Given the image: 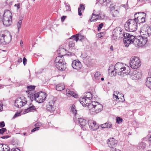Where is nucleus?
<instances>
[{
    "instance_id": "58",
    "label": "nucleus",
    "mask_w": 151,
    "mask_h": 151,
    "mask_svg": "<svg viewBox=\"0 0 151 151\" xmlns=\"http://www.w3.org/2000/svg\"><path fill=\"white\" fill-rule=\"evenodd\" d=\"M20 45L21 47H22L23 46V42L22 40H21L20 42Z\"/></svg>"
},
{
    "instance_id": "32",
    "label": "nucleus",
    "mask_w": 151,
    "mask_h": 151,
    "mask_svg": "<svg viewBox=\"0 0 151 151\" xmlns=\"http://www.w3.org/2000/svg\"><path fill=\"white\" fill-rule=\"evenodd\" d=\"M84 9L85 7L84 5L83 4H81L80 7L78 8V13L79 16H81L82 15L81 10L82 11H84Z\"/></svg>"
},
{
    "instance_id": "3",
    "label": "nucleus",
    "mask_w": 151,
    "mask_h": 151,
    "mask_svg": "<svg viewBox=\"0 0 151 151\" xmlns=\"http://www.w3.org/2000/svg\"><path fill=\"white\" fill-rule=\"evenodd\" d=\"M94 100L92 95L90 92L85 93L83 94V96L81 97L79 99V101L83 106L85 107L93 102Z\"/></svg>"
},
{
    "instance_id": "60",
    "label": "nucleus",
    "mask_w": 151,
    "mask_h": 151,
    "mask_svg": "<svg viewBox=\"0 0 151 151\" xmlns=\"http://www.w3.org/2000/svg\"><path fill=\"white\" fill-rule=\"evenodd\" d=\"M146 0H139V1L140 2H143L144 1H145Z\"/></svg>"
},
{
    "instance_id": "6",
    "label": "nucleus",
    "mask_w": 151,
    "mask_h": 151,
    "mask_svg": "<svg viewBox=\"0 0 151 151\" xmlns=\"http://www.w3.org/2000/svg\"><path fill=\"white\" fill-rule=\"evenodd\" d=\"M137 24L136 19L128 20L124 24L125 29L128 31L134 32L137 29Z\"/></svg>"
},
{
    "instance_id": "40",
    "label": "nucleus",
    "mask_w": 151,
    "mask_h": 151,
    "mask_svg": "<svg viewBox=\"0 0 151 151\" xmlns=\"http://www.w3.org/2000/svg\"><path fill=\"white\" fill-rule=\"evenodd\" d=\"M3 148L4 151H8L10 149L9 147H8V146L6 144H3Z\"/></svg>"
},
{
    "instance_id": "20",
    "label": "nucleus",
    "mask_w": 151,
    "mask_h": 151,
    "mask_svg": "<svg viewBox=\"0 0 151 151\" xmlns=\"http://www.w3.org/2000/svg\"><path fill=\"white\" fill-rule=\"evenodd\" d=\"M107 142L108 146L111 148L115 147L117 143V141L113 138L109 139Z\"/></svg>"
},
{
    "instance_id": "38",
    "label": "nucleus",
    "mask_w": 151,
    "mask_h": 151,
    "mask_svg": "<svg viewBox=\"0 0 151 151\" xmlns=\"http://www.w3.org/2000/svg\"><path fill=\"white\" fill-rule=\"evenodd\" d=\"M116 122L118 124H120L122 123L123 120L122 119L119 117H117L116 119Z\"/></svg>"
},
{
    "instance_id": "17",
    "label": "nucleus",
    "mask_w": 151,
    "mask_h": 151,
    "mask_svg": "<svg viewBox=\"0 0 151 151\" xmlns=\"http://www.w3.org/2000/svg\"><path fill=\"white\" fill-rule=\"evenodd\" d=\"M88 123L90 129L92 130H96L99 128V127L96 124V122L93 120H88Z\"/></svg>"
},
{
    "instance_id": "21",
    "label": "nucleus",
    "mask_w": 151,
    "mask_h": 151,
    "mask_svg": "<svg viewBox=\"0 0 151 151\" xmlns=\"http://www.w3.org/2000/svg\"><path fill=\"white\" fill-rule=\"evenodd\" d=\"M78 122L79 124H80L81 127L82 128L83 130L86 129V125H87V121L83 118H79L78 119Z\"/></svg>"
},
{
    "instance_id": "28",
    "label": "nucleus",
    "mask_w": 151,
    "mask_h": 151,
    "mask_svg": "<svg viewBox=\"0 0 151 151\" xmlns=\"http://www.w3.org/2000/svg\"><path fill=\"white\" fill-rule=\"evenodd\" d=\"M146 147V143L142 142L138 144L137 146V148L141 150H143L145 149Z\"/></svg>"
},
{
    "instance_id": "33",
    "label": "nucleus",
    "mask_w": 151,
    "mask_h": 151,
    "mask_svg": "<svg viewBox=\"0 0 151 151\" xmlns=\"http://www.w3.org/2000/svg\"><path fill=\"white\" fill-rule=\"evenodd\" d=\"M58 51L60 52L59 53L61 55V56H63V55H65L66 50L65 49L61 47L59 49Z\"/></svg>"
},
{
    "instance_id": "1",
    "label": "nucleus",
    "mask_w": 151,
    "mask_h": 151,
    "mask_svg": "<svg viewBox=\"0 0 151 151\" xmlns=\"http://www.w3.org/2000/svg\"><path fill=\"white\" fill-rule=\"evenodd\" d=\"M114 69L117 73L122 76H124L129 74L130 72V68L127 65L120 63H118L115 65Z\"/></svg>"
},
{
    "instance_id": "12",
    "label": "nucleus",
    "mask_w": 151,
    "mask_h": 151,
    "mask_svg": "<svg viewBox=\"0 0 151 151\" xmlns=\"http://www.w3.org/2000/svg\"><path fill=\"white\" fill-rule=\"evenodd\" d=\"M146 14L144 12H139L136 13L134 15V19H136L137 24H140L145 22Z\"/></svg>"
},
{
    "instance_id": "47",
    "label": "nucleus",
    "mask_w": 151,
    "mask_h": 151,
    "mask_svg": "<svg viewBox=\"0 0 151 151\" xmlns=\"http://www.w3.org/2000/svg\"><path fill=\"white\" fill-rule=\"evenodd\" d=\"M104 24L102 23H101L99 25V26L98 27V30L99 31L102 28Z\"/></svg>"
},
{
    "instance_id": "9",
    "label": "nucleus",
    "mask_w": 151,
    "mask_h": 151,
    "mask_svg": "<svg viewBox=\"0 0 151 151\" xmlns=\"http://www.w3.org/2000/svg\"><path fill=\"white\" fill-rule=\"evenodd\" d=\"M135 37L134 36L129 33L124 35L123 42L125 47H128L130 44L133 43Z\"/></svg>"
},
{
    "instance_id": "26",
    "label": "nucleus",
    "mask_w": 151,
    "mask_h": 151,
    "mask_svg": "<svg viewBox=\"0 0 151 151\" xmlns=\"http://www.w3.org/2000/svg\"><path fill=\"white\" fill-rule=\"evenodd\" d=\"M65 87L64 84L62 83L59 84L56 86V90L59 91H61L64 89Z\"/></svg>"
},
{
    "instance_id": "29",
    "label": "nucleus",
    "mask_w": 151,
    "mask_h": 151,
    "mask_svg": "<svg viewBox=\"0 0 151 151\" xmlns=\"http://www.w3.org/2000/svg\"><path fill=\"white\" fill-rule=\"evenodd\" d=\"M146 86L151 89V77H148L146 82Z\"/></svg>"
},
{
    "instance_id": "43",
    "label": "nucleus",
    "mask_w": 151,
    "mask_h": 151,
    "mask_svg": "<svg viewBox=\"0 0 151 151\" xmlns=\"http://www.w3.org/2000/svg\"><path fill=\"white\" fill-rule=\"evenodd\" d=\"M75 45V43L73 41H72V40H70L69 42V47H74Z\"/></svg>"
},
{
    "instance_id": "39",
    "label": "nucleus",
    "mask_w": 151,
    "mask_h": 151,
    "mask_svg": "<svg viewBox=\"0 0 151 151\" xmlns=\"http://www.w3.org/2000/svg\"><path fill=\"white\" fill-rule=\"evenodd\" d=\"M77 36V34L73 36L69 39V40H72V41H73V42L74 41H76V42H77L78 40L77 39H76V37L78 38Z\"/></svg>"
},
{
    "instance_id": "23",
    "label": "nucleus",
    "mask_w": 151,
    "mask_h": 151,
    "mask_svg": "<svg viewBox=\"0 0 151 151\" xmlns=\"http://www.w3.org/2000/svg\"><path fill=\"white\" fill-rule=\"evenodd\" d=\"M36 110V108L34 106L32 103H30L29 105V107L26 109L24 112L25 113H27L29 112L34 111Z\"/></svg>"
},
{
    "instance_id": "15",
    "label": "nucleus",
    "mask_w": 151,
    "mask_h": 151,
    "mask_svg": "<svg viewBox=\"0 0 151 151\" xmlns=\"http://www.w3.org/2000/svg\"><path fill=\"white\" fill-rule=\"evenodd\" d=\"M131 78L133 80H137L140 78L142 76L141 72L138 70H134L132 73L129 72V73Z\"/></svg>"
},
{
    "instance_id": "24",
    "label": "nucleus",
    "mask_w": 151,
    "mask_h": 151,
    "mask_svg": "<svg viewBox=\"0 0 151 151\" xmlns=\"http://www.w3.org/2000/svg\"><path fill=\"white\" fill-rule=\"evenodd\" d=\"M67 95L68 96H72L75 98L78 97V95L74 92L70 91L69 89H67L66 91Z\"/></svg>"
},
{
    "instance_id": "51",
    "label": "nucleus",
    "mask_w": 151,
    "mask_h": 151,
    "mask_svg": "<svg viewBox=\"0 0 151 151\" xmlns=\"http://www.w3.org/2000/svg\"><path fill=\"white\" fill-rule=\"evenodd\" d=\"M27 61V59L24 57L23 59V63L24 65H25L26 64V62Z\"/></svg>"
},
{
    "instance_id": "64",
    "label": "nucleus",
    "mask_w": 151,
    "mask_h": 151,
    "mask_svg": "<svg viewBox=\"0 0 151 151\" xmlns=\"http://www.w3.org/2000/svg\"><path fill=\"white\" fill-rule=\"evenodd\" d=\"M98 37H101L103 36V35H98Z\"/></svg>"
},
{
    "instance_id": "61",
    "label": "nucleus",
    "mask_w": 151,
    "mask_h": 151,
    "mask_svg": "<svg viewBox=\"0 0 151 151\" xmlns=\"http://www.w3.org/2000/svg\"><path fill=\"white\" fill-rule=\"evenodd\" d=\"M110 49L111 50V51H113V46L112 45H111L110 47Z\"/></svg>"
},
{
    "instance_id": "31",
    "label": "nucleus",
    "mask_w": 151,
    "mask_h": 151,
    "mask_svg": "<svg viewBox=\"0 0 151 151\" xmlns=\"http://www.w3.org/2000/svg\"><path fill=\"white\" fill-rule=\"evenodd\" d=\"M71 111H72L73 113L74 114V117L73 118V119L74 120L76 121V119L75 118H76V114L77 113V111L75 109V106L73 105L71 106Z\"/></svg>"
},
{
    "instance_id": "35",
    "label": "nucleus",
    "mask_w": 151,
    "mask_h": 151,
    "mask_svg": "<svg viewBox=\"0 0 151 151\" xmlns=\"http://www.w3.org/2000/svg\"><path fill=\"white\" fill-rule=\"evenodd\" d=\"M64 12H68L71 11L70 6L69 4H66L63 8Z\"/></svg>"
},
{
    "instance_id": "48",
    "label": "nucleus",
    "mask_w": 151,
    "mask_h": 151,
    "mask_svg": "<svg viewBox=\"0 0 151 151\" xmlns=\"http://www.w3.org/2000/svg\"><path fill=\"white\" fill-rule=\"evenodd\" d=\"M40 127H36L32 129L31 131V132H34L38 130L39 129Z\"/></svg>"
},
{
    "instance_id": "56",
    "label": "nucleus",
    "mask_w": 151,
    "mask_h": 151,
    "mask_svg": "<svg viewBox=\"0 0 151 151\" xmlns=\"http://www.w3.org/2000/svg\"><path fill=\"white\" fill-rule=\"evenodd\" d=\"M14 6H16L17 7V9H18L20 8L19 3H18V4H15L14 5Z\"/></svg>"
},
{
    "instance_id": "41",
    "label": "nucleus",
    "mask_w": 151,
    "mask_h": 151,
    "mask_svg": "<svg viewBox=\"0 0 151 151\" xmlns=\"http://www.w3.org/2000/svg\"><path fill=\"white\" fill-rule=\"evenodd\" d=\"M81 57L83 58L84 60H87V59H88V62H91V59L89 56H86V57H84L83 55L82 54L81 55Z\"/></svg>"
},
{
    "instance_id": "13",
    "label": "nucleus",
    "mask_w": 151,
    "mask_h": 151,
    "mask_svg": "<svg viewBox=\"0 0 151 151\" xmlns=\"http://www.w3.org/2000/svg\"><path fill=\"white\" fill-rule=\"evenodd\" d=\"M27 101L26 98L23 97L17 99L15 101L14 106L18 108H20L27 104Z\"/></svg>"
},
{
    "instance_id": "16",
    "label": "nucleus",
    "mask_w": 151,
    "mask_h": 151,
    "mask_svg": "<svg viewBox=\"0 0 151 151\" xmlns=\"http://www.w3.org/2000/svg\"><path fill=\"white\" fill-rule=\"evenodd\" d=\"M95 12V11H93L92 14L93 16L91 17V19H90L89 21L90 22H96L98 19L103 20L104 19L105 17V15L101 13H100L99 14L97 15L94 14V12Z\"/></svg>"
},
{
    "instance_id": "59",
    "label": "nucleus",
    "mask_w": 151,
    "mask_h": 151,
    "mask_svg": "<svg viewBox=\"0 0 151 151\" xmlns=\"http://www.w3.org/2000/svg\"><path fill=\"white\" fill-rule=\"evenodd\" d=\"M18 62L19 63H20V62H22V58H19L18 60Z\"/></svg>"
},
{
    "instance_id": "45",
    "label": "nucleus",
    "mask_w": 151,
    "mask_h": 151,
    "mask_svg": "<svg viewBox=\"0 0 151 151\" xmlns=\"http://www.w3.org/2000/svg\"><path fill=\"white\" fill-rule=\"evenodd\" d=\"M6 131V129L5 128H2L0 129V134H2Z\"/></svg>"
},
{
    "instance_id": "50",
    "label": "nucleus",
    "mask_w": 151,
    "mask_h": 151,
    "mask_svg": "<svg viewBox=\"0 0 151 151\" xmlns=\"http://www.w3.org/2000/svg\"><path fill=\"white\" fill-rule=\"evenodd\" d=\"M3 144L0 143V151L4 150Z\"/></svg>"
},
{
    "instance_id": "25",
    "label": "nucleus",
    "mask_w": 151,
    "mask_h": 151,
    "mask_svg": "<svg viewBox=\"0 0 151 151\" xmlns=\"http://www.w3.org/2000/svg\"><path fill=\"white\" fill-rule=\"evenodd\" d=\"M100 126L101 128H110L112 127V125L111 122H107L101 125Z\"/></svg>"
},
{
    "instance_id": "52",
    "label": "nucleus",
    "mask_w": 151,
    "mask_h": 151,
    "mask_svg": "<svg viewBox=\"0 0 151 151\" xmlns=\"http://www.w3.org/2000/svg\"><path fill=\"white\" fill-rule=\"evenodd\" d=\"M12 151H21L18 148H13L11 149Z\"/></svg>"
},
{
    "instance_id": "55",
    "label": "nucleus",
    "mask_w": 151,
    "mask_h": 151,
    "mask_svg": "<svg viewBox=\"0 0 151 151\" xmlns=\"http://www.w3.org/2000/svg\"><path fill=\"white\" fill-rule=\"evenodd\" d=\"M9 137V136L8 135L4 136L1 137V138L2 139H7Z\"/></svg>"
},
{
    "instance_id": "37",
    "label": "nucleus",
    "mask_w": 151,
    "mask_h": 151,
    "mask_svg": "<svg viewBox=\"0 0 151 151\" xmlns=\"http://www.w3.org/2000/svg\"><path fill=\"white\" fill-rule=\"evenodd\" d=\"M94 77L96 79L99 80L101 77V74L99 72H96L94 75Z\"/></svg>"
},
{
    "instance_id": "19",
    "label": "nucleus",
    "mask_w": 151,
    "mask_h": 151,
    "mask_svg": "<svg viewBox=\"0 0 151 151\" xmlns=\"http://www.w3.org/2000/svg\"><path fill=\"white\" fill-rule=\"evenodd\" d=\"M71 65L74 69L77 70L80 69L82 67L81 63L79 60H73L72 62Z\"/></svg>"
},
{
    "instance_id": "54",
    "label": "nucleus",
    "mask_w": 151,
    "mask_h": 151,
    "mask_svg": "<svg viewBox=\"0 0 151 151\" xmlns=\"http://www.w3.org/2000/svg\"><path fill=\"white\" fill-rule=\"evenodd\" d=\"M66 16H63L61 18V20L62 22H63L65 19L66 18Z\"/></svg>"
},
{
    "instance_id": "57",
    "label": "nucleus",
    "mask_w": 151,
    "mask_h": 151,
    "mask_svg": "<svg viewBox=\"0 0 151 151\" xmlns=\"http://www.w3.org/2000/svg\"><path fill=\"white\" fill-rule=\"evenodd\" d=\"M111 151H121V150L118 149H115L114 150L113 149L111 150Z\"/></svg>"
},
{
    "instance_id": "34",
    "label": "nucleus",
    "mask_w": 151,
    "mask_h": 151,
    "mask_svg": "<svg viewBox=\"0 0 151 151\" xmlns=\"http://www.w3.org/2000/svg\"><path fill=\"white\" fill-rule=\"evenodd\" d=\"M109 2V0H97V3L102 5L103 4L105 3V4H107Z\"/></svg>"
},
{
    "instance_id": "27",
    "label": "nucleus",
    "mask_w": 151,
    "mask_h": 151,
    "mask_svg": "<svg viewBox=\"0 0 151 151\" xmlns=\"http://www.w3.org/2000/svg\"><path fill=\"white\" fill-rule=\"evenodd\" d=\"M46 109L47 111L51 113H52L55 111V108L53 105H52V104H49L47 106Z\"/></svg>"
},
{
    "instance_id": "18",
    "label": "nucleus",
    "mask_w": 151,
    "mask_h": 151,
    "mask_svg": "<svg viewBox=\"0 0 151 151\" xmlns=\"http://www.w3.org/2000/svg\"><path fill=\"white\" fill-rule=\"evenodd\" d=\"M116 32L117 34H119L120 37H124V35L127 34L126 33H124V31L121 29L120 28H117L114 29L113 32V37H114V39L116 38V34H115V32ZM114 37H113V38Z\"/></svg>"
},
{
    "instance_id": "63",
    "label": "nucleus",
    "mask_w": 151,
    "mask_h": 151,
    "mask_svg": "<svg viewBox=\"0 0 151 151\" xmlns=\"http://www.w3.org/2000/svg\"><path fill=\"white\" fill-rule=\"evenodd\" d=\"M98 35H104L103 32H100V33L98 34Z\"/></svg>"
},
{
    "instance_id": "62",
    "label": "nucleus",
    "mask_w": 151,
    "mask_h": 151,
    "mask_svg": "<svg viewBox=\"0 0 151 151\" xmlns=\"http://www.w3.org/2000/svg\"><path fill=\"white\" fill-rule=\"evenodd\" d=\"M148 140L149 141L151 142V135H150V136L149 137V138H148Z\"/></svg>"
},
{
    "instance_id": "30",
    "label": "nucleus",
    "mask_w": 151,
    "mask_h": 151,
    "mask_svg": "<svg viewBox=\"0 0 151 151\" xmlns=\"http://www.w3.org/2000/svg\"><path fill=\"white\" fill-rule=\"evenodd\" d=\"M27 89L29 90L28 91H27L26 92L28 94V97L29 98V91H31V93H32V90H33L35 89V86H27Z\"/></svg>"
},
{
    "instance_id": "5",
    "label": "nucleus",
    "mask_w": 151,
    "mask_h": 151,
    "mask_svg": "<svg viewBox=\"0 0 151 151\" xmlns=\"http://www.w3.org/2000/svg\"><path fill=\"white\" fill-rule=\"evenodd\" d=\"M91 114L96 115L101 112L103 109V106L99 102H92L88 106Z\"/></svg>"
},
{
    "instance_id": "14",
    "label": "nucleus",
    "mask_w": 151,
    "mask_h": 151,
    "mask_svg": "<svg viewBox=\"0 0 151 151\" xmlns=\"http://www.w3.org/2000/svg\"><path fill=\"white\" fill-rule=\"evenodd\" d=\"M140 33L146 37L150 36L151 35V28L148 25H145L141 28Z\"/></svg>"
},
{
    "instance_id": "42",
    "label": "nucleus",
    "mask_w": 151,
    "mask_h": 151,
    "mask_svg": "<svg viewBox=\"0 0 151 151\" xmlns=\"http://www.w3.org/2000/svg\"><path fill=\"white\" fill-rule=\"evenodd\" d=\"M119 92L117 91H115L114 92V96H115V98H116V99H119L118 96L117 95L119 93Z\"/></svg>"
},
{
    "instance_id": "22",
    "label": "nucleus",
    "mask_w": 151,
    "mask_h": 151,
    "mask_svg": "<svg viewBox=\"0 0 151 151\" xmlns=\"http://www.w3.org/2000/svg\"><path fill=\"white\" fill-rule=\"evenodd\" d=\"M109 75L111 76H115L117 72L114 69V66L113 65H110L109 69Z\"/></svg>"
},
{
    "instance_id": "10",
    "label": "nucleus",
    "mask_w": 151,
    "mask_h": 151,
    "mask_svg": "<svg viewBox=\"0 0 151 151\" xmlns=\"http://www.w3.org/2000/svg\"><path fill=\"white\" fill-rule=\"evenodd\" d=\"M147 39L146 37L138 36L135 39L134 44L137 47L144 46L147 42Z\"/></svg>"
},
{
    "instance_id": "2",
    "label": "nucleus",
    "mask_w": 151,
    "mask_h": 151,
    "mask_svg": "<svg viewBox=\"0 0 151 151\" xmlns=\"http://www.w3.org/2000/svg\"><path fill=\"white\" fill-rule=\"evenodd\" d=\"M29 98L31 101L34 100H35L36 101L39 103H41L44 102L45 100L47 95L45 93L40 91L35 94L30 93L31 91H29Z\"/></svg>"
},
{
    "instance_id": "46",
    "label": "nucleus",
    "mask_w": 151,
    "mask_h": 151,
    "mask_svg": "<svg viewBox=\"0 0 151 151\" xmlns=\"http://www.w3.org/2000/svg\"><path fill=\"white\" fill-rule=\"evenodd\" d=\"M20 115H21V113L20 112H18V113L17 112L15 114L14 116H13V118L14 119L15 118H16L18 116H19Z\"/></svg>"
},
{
    "instance_id": "36",
    "label": "nucleus",
    "mask_w": 151,
    "mask_h": 151,
    "mask_svg": "<svg viewBox=\"0 0 151 151\" xmlns=\"http://www.w3.org/2000/svg\"><path fill=\"white\" fill-rule=\"evenodd\" d=\"M77 35L78 38L76 37V39H77L78 40H79L81 41H82L84 39V37L83 36L79 34H77Z\"/></svg>"
},
{
    "instance_id": "11",
    "label": "nucleus",
    "mask_w": 151,
    "mask_h": 151,
    "mask_svg": "<svg viewBox=\"0 0 151 151\" xmlns=\"http://www.w3.org/2000/svg\"><path fill=\"white\" fill-rule=\"evenodd\" d=\"M129 63L132 68H137L141 65L140 61L137 57H132L130 59Z\"/></svg>"
},
{
    "instance_id": "49",
    "label": "nucleus",
    "mask_w": 151,
    "mask_h": 151,
    "mask_svg": "<svg viewBox=\"0 0 151 151\" xmlns=\"http://www.w3.org/2000/svg\"><path fill=\"white\" fill-rule=\"evenodd\" d=\"M5 126V123L4 122H0V128L3 127Z\"/></svg>"
},
{
    "instance_id": "8",
    "label": "nucleus",
    "mask_w": 151,
    "mask_h": 151,
    "mask_svg": "<svg viewBox=\"0 0 151 151\" xmlns=\"http://www.w3.org/2000/svg\"><path fill=\"white\" fill-rule=\"evenodd\" d=\"M12 36L10 33L7 31L4 33L0 34V44L6 45L9 44L11 41Z\"/></svg>"
},
{
    "instance_id": "7",
    "label": "nucleus",
    "mask_w": 151,
    "mask_h": 151,
    "mask_svg": "<svg viewBox=\"0 0 151 151\" xmlns=\"http://www.w3.org/2000/svg\"><path fill=\"white\" fill-rule=\"evenodd\" d=\"M55 65L59 70H64L66 68V63L64 57L63 56H58L55 60Z\"/></svg>"
},
{
    "instance_id": "53",
    "label": "nucleus",
    "mask_w": 151,
    "mask_h": 151,
    "mask_svg": "<svg viewBox=\"0 0 151 151\" xmlns=\"http://www.w3.org/2000/svg\"><path fill=\"white\" fill-rule=\"evenodd\" d=\"M3 104L2 103L0 102V111H2L3 109Z\"/></svg>"
},
{
    "instance_id": "44",
    "label": "nucleus",
    "mask_w": 151,
    "mask_h": 151,
    "mask_svg": "<svg viewBox=\"0 0 151 151\" xmlns=\"http://www.w3.org/2000/svg\"><path fill=\"white\" fill-rule=\"evenodd\" d=\"M22 23V21L21 20H19L17 23V26L18 28V30L20 28Z\"/></svg>"
},
{
    "instance_id": "4",
    "label": "nucleus",
    "mask_w": 151,
    "mask_h": 151,
    "mask_svg": "<svg viewBox=\"0 0 151 151\" xmlns=\"http://www.w3.org/2000/svg\"><path fill=\"white\" fill-rule=\"evenodd\" d=\"M1 18L2 19L3 25L6 27H8L12 23V14L9 10L5 11L3 14L0 13Z\"/></svg>"
}]
</instances>
